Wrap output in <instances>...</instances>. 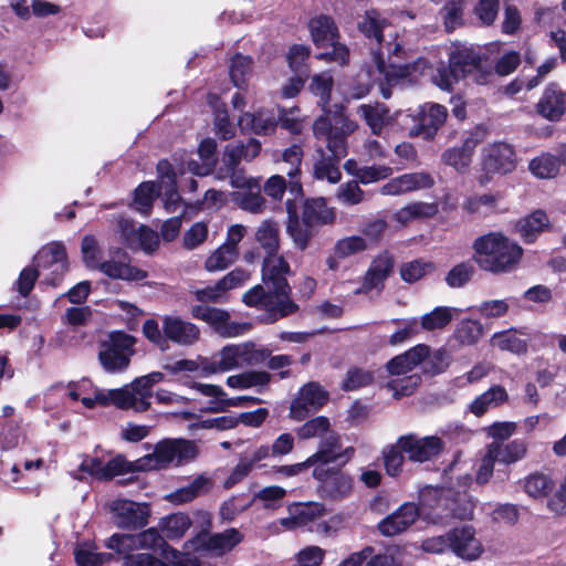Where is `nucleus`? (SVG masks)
Here are the masks:
<instances>
[{
    "instance_id": "a18cd8bd",
    "label": "nucleus",
    "mask_w": 566,
    "mask_h": 566,
    "mask_svg": "<svg viewBox=\"0 0 566 566\" xmlns=\"http://www.w3.org/2000/svg\"><path fill=\"white\" fill-rule=\"evenodd\" d=\"M311 48L305 44H292L286 53V62L293 73H301L310 75V66L307 61L310 59Z\"/></svg>"
},
{
    "instance_id": "e433bc0d",
    "label": "nucleus",
    "mask_w": 566,
    "mask_h": 566,
    "mask_svg": "<svg viewBox=\"0 0 566 566\" xmlns=\"http://www.w3.org/2000/svg\"><path fill=\"white\" fill-rule=\"evenodd\" d=\"M255 238L260 245L265 250L264 258H275L280 249V229L274 221H264L258 229Z\"/></svg>"
},
{
    "instance_id": "338daca9",
    "label": "nucleus",
    "mask_w": 566,
    "mask_h": 566,
    "mask_svg": "<svg viewBox=\"0 0 566 566\" xmlns=\"http://www.w3.org/2000/svg\"><path fill=\"white\" fill-rule=\"evenodd\" d=\"M473 273L474 268L471 264L461 262L448 272L446 282L452 289L462 287L471 280Z\"/></svg>"
},
{
    "instance_id": "79ce46f5",
    "label": "nucleus",
    "mask_w": 566,
    "mask_h": 566,
    "mask_svg": "<svg viewBox=\"0 0 566 566\" xmlns=\"http://www.w3.org/2000/svg\"><path fill=\"white\" fill-rule=\"evenodd\" d=\"M454 312H458V310L448 306H437L431 312L421 316L419 327L427 332L443 329L452 322Z\"/></svg>"
},
{
    "instance_id": "c756f323",
    "label": "nucleus",
    "mask_w": 566,
    "mask_h": 566,
    "mask_svg": "<svg viewBox=\"0 0 566 566\" xmlns=\"http://www.w3.org/2000/svg\"><path fill=\"white\" fill-rule=\"evenodd\" d=\"M504 198L503 193L473 195L462 202V210L468 214H491L500 211L499 202Z\"/></svg>"
},
{
    "instance_id": "58836bf2",
    "label": "nucleus",
    "mask_w": 566,
    "mask_h": 566,
    "mask_svg": "<svg viewBox=\"0 0 566 566\" xmlns=\"http://www.w3.org/2000/svg\"><path fill=\"white\" fill-rule=\"evenodd\" d=\"M253 60L249 55L240 53L231 57L229 65V75L233 85L238 88H244L248 85L252 74Z\"/></svg>"
},
{
    "instance_id": "a19ab883",
    "label": "nucleus",
    "mask_w": 566,
    "mask_h": 566,
    "mask_svg": "<svg viewBox=\"0 0 566 566\" xmlns=\"http://www.w3.org/2000/svg\"><path fill=\"white\" fill-rule=\"evenodd\" d=\"M271 381V374L264 370H247L227 378V385L234 389L264 387Z\"/></svg>"
},
{
    "instance_id": "2eb2a0df",
    "label": "nucleus",
    "mask_w": 566,
    "mask_h": 566,
    "mask_svg": "<svg viewBox=\"0 0 566 566\" xmlns=\"http://www.w3.org/2000/svg\"><path fill=\"white\" fill-rule=\"evenodd\" d=\"M114 524L123 530L136 531L145 527L150 517V505L133 500L118 499L111 506Z\"/></svg>"
},
{
    "instance_id": "0e129e2a",
    "label": "nucleus",
    "mask_w": 566,
    "mask_h": 566,
    "mask_svg": "<svg viewBox=\"0 0 566 566\" xmlns=\"http://www.w3.org/2000/svg\"><path fill=\"white\" fill-rule=\"evenodd\" d=\"M241 496H231L222 502L219 509V516L222 522H232L237 515L247 511L253 503V500L242 503Z\"/></svg>"
},
{
    "instance_id": "a211bd4d",
    "label": "nucleus",
    "mask_w": 566,
    "mask_h": 566,
    "mask_svg": "<svg viewBox=\"0 0 566 566\" xmlns=\"http://www.w3.org/2000/svg\"><path fill=\"white\" fill-rule=\"evenodd\" d=\"M448 118L446 106L437 103H426L420 107L417 124L411 128L410 135L432 140Z\"/></svg>"
},
{
    "instance_id": "864d4df0",
    "label": "nucleus",
    "mask_w": 566,
    "mask_h": 566,
    "mask_svg": "<svg viewBox=\"0 0 566 566\" xmlns=\"http://www.w3.org/2000/svg\"><path fill=\"white\" fill-rule=\"evenodd\" d=\"M432 270H434V264L432 262L417 259L410 262H406L400 266V276L402 281L411 284L421 280Z\"/></svg>"
},
{
    "instance_id": "cd10ccee",
    "label": "nucleus",
    "mask_w": 566,
    "mask_h": 566,
    "mask_svg": "<svg viewBox=\"0 0 566 566\" xmlns=\"http://www.w3.org/2000/svg\"><path fill=\"white\" fill-rule=\"evenodd\" d=\"M340 449V437L338 433L332 431L327 437L321 440L317 451L307 458L308 464H312L313 469L315 465L327 468L331 463L339 461Z\"/></svg>"
},
{
    "instance_id": "412c9836",
    "label": "nucleus",
    "mask_w": 566,
    "mask_h": 566,
    "mask_svg": "<svg viewBox=\"0 0 566 566\" xmlns=\"http://www.w3.org/2000/svg\"><path fill=\"white\" fill-rule=\"evenodd\" d=\"M419 515V506L412 502H406L382 518L378 523L377 530L386 537L396 536L407 531L418 520Z\"/></svg>"
},
{
    "instance_id": "680f3d73",
    "label": "nucleus",
    "mask_w": 566,
    "mask_h": 566,
    "mask_svg": "<svg viewBox=\"0 0 566 566\" xmlns=\"http://www.w3.org/2000/svg\"><path fill=\"white\" fill-rule=\"evenodd\" d=\"M333 83V77L327 73L315 74L312 77L310 90L319 97L323 105H327L331 101Z\"/></svg>"
},
{
    "instance_id": "9d476101",
    "label": "nucleus",
    "mask_w": 566,
    "mask_h": 566,
    "mask_svg": "<svg viewBox=\"0 0 566 566\" xmlns=\"http://www.w3.org/2000/svg\"><path fill=\"white\" fill-rule=\"evenodd\" d=\"M290 263L283 255L275 258H263L261 268V280L277 301H293L292 287L287 276L292 275Z\"/></svg>"
},
{
    "instance_id": "423d86ee",
    "label": "nucleus",
    "mask_w": 566,
    "mask_h": 566,
    "mask_svg": "<svg viewBox=\"0 0 566 566\" xmlns=\"http://www.w3.org/2000/svg\"><path fill=\"white\" fill-rule=\"evenodd\" d=\"M136 339L124 331H113L108 339L101 343L98 360L103 369L115 374L126 370L135 354Z\"/></svg>"
},
{
    "instance_id": "052dcab7",
    "label": "nucleus",
    "mask_w": 566,
    "mask_h": 566,
    "mask_svg": "<svg viewBox=\"0 0 566 566\" xmlns=\"http://www.w3.org/2000/svg\"><path fill=\"white\" fill-rule=\"evenodd\" d=\"M391 322L394 324H402L403 326L389 336L388 344L390 346L403 344L405 342L411 339L420 332L419 323L416 318H410L406 321L395 318Z\"/></svg>"
},
{
    "instance_id": "aec40b11",
    "label": "nucleus",
    "mask_w": 566,
    "mask_h": 566,
    "mask_svg": "<svg viewBox=\"0 0 566 566\" xmlns=\"http://www.w3.org/2000/svg\"><path fill=\"white\" fill-rule=\"evenodd\" d=\"M515 151L505 143H495L486 147L482 155V170L485 175H505L515 169Z\"/></svg>"
},
{
    "instance_id": "ea45409f",
    "label": "nucleus",
    "mask_w": 566,
    "mask_h": 566,
    "mask_svg": "<svg viewBox=\"0 0 566 566\" xmlns=\"http://www.w3.org/2000/svg\"><path fill=\"white\" fill-rule=\"evenodd\" d=\"M527 448L523 440L515 439L504 447L495 446L489 449V455L500 463L511 464L520 461L526 454Z\"/></svg>"
},
{
    "instance_id": "f704fd0d",
    "label": "nucleus",
    "mask_w": 566,
    "mask_h": 566,
    "mask_svg": "<svg viewBox=\"0 0 566 566\" xmlns=\"http://www.w3.org/2000/svg\"><path fill=\"white\" fill-rule=\"evenodd\" d=\"M98 270L111 279L126 281H143L148 276L145 270L113 260L102 262Z\"/></svg>"
},
{
    "instance_id": "72a5a7b5",
    "label": "nucleus",
    "mask_w": 566,
    "mask_h": 566,
    "mask_svg": "<svg viewBox=\"0 0 566 566\" xmlns=\"http://www.w3.org/2000/svg\"><path fill=\"white\" fill-rule=\"evenodd\" d=\"M325 512V505L319 502L297 503L291 510V518L282 520V524L287 525L292 523L296 526H305L323 516Z\"/></svg>"
},
{
    "instance_id": "f257e3e1",
    "label": "nucleus",
    "mask_w": 566,
    "mask_h": 566,
    "mask_svg": "<svg viewBox=\"0 0 566 566\" xmlns=\"http://www.w3.org/2000/svg\"><path fill=\"white\" fill-rule=\"evenodd\" d=\"M287 213L286 233L294 247L305 251L312 240L317 235L319 228L333 224L336 219L334 208L327 206L323 197L305 198L302 202V213H298V205L294 200H286Z\"/></svg>"
},
{
    "instance_id": "2f4dec72",
    "label": "nucleus",
    "mask_w": 566,
    "mask_h": 566,
    "mask_svg": "<svg viewBox=\"0 0 566 566\" xmlns=\"http://www.w3.org/2000/svg\"><path fill=\"white\" fill-rule=\"evenodd\" d=\"M122 233L129 247H132V241L137 240L139 247L146 253H153L159 247V238L157 232L151 230L148 226L142 224L135 231L133 224H122Z\"/></svg>"
},
{
    "instance_id": "20e7f679",
    "label": "nucleus",
    "mask_w": 566,
    "mask_h": 566,
    "mask_svg": "<svg viewBox=\"0 0 566 566\" xmlns=\"http://www.w3.org/2000/svg\"><path fill=\"white\" fill-rule=\"evenodd\" d=\"M308 31L314 45L317 49H331L319 53L316 57L328 62L346 64L349 60V50L339 43V31L334 19L326 14H319L310 19Z\"/></svg>"
},
{
    "instance_id": "c9c22d12",
    "label": "nucleus",
    "mask_w": 566,
    "mask_h": 566,
    "mask_svg": "<svg viewBox=\"0 0 566 566\" xmlns=\"http://www.w3.org/2000/svg\"><path fill=\"white\" fill-rule=\"evenodd\" d=\"M490 343L491 346L502 352H510L515 355L526 354L528 349L527 342L517 337L516 329L514 328L494 333Z\"/></svg>"
},
{
    "instance_id": "bb28decb",
    "label": "nucleus",
    "mask_w": 566,
    "mask_h": 566,
    "mask_svg": "<svg viewBox=\"0 0 566 566\" xmlns=\"http://www.w3.org/2000/svg\"><path fill=\"white\" fill-rule=\"evenodd\" d=\"M434 184L432 177L426 172L405 174L391 179L382 187L385 195H400L421 188H430Z\"/></svg>"
},
{
    "instance_id": "1a4fd4ad",
    "label": "nucleus",
    "mask_w": 566,
    "mask_h": 566,
    "mask_svg": "<svg viewBox=\"0 0 566 566\" xmlns=\"http://www.w3.org/2000/svg\"><path fill=\"white\" fill-rule=\"evenodd\" d=\"M312 476L317 481L316 492L321 499L340 501L352 493L353 478L339 467L315 465Z\"/></svg>"
},
{
    "instance_id": "4c0bfd02",
    "label": "nucleus",
    "mask_w": 566,
    "mask_h": 566,
    "mask_svg": "<svg viewBox=\"0 0 566 566\" xmlns=\"http://www.w3.org/2000/svg\"><path fill=\"white\" fill-rule=\"evenodd\" d=\"M387 24V19L382 18L378 10L369 9L365 11L361 21L358 22V30L366 38L381 43L384 40V29Z\"/></svg>"
},
{
    "instance_id": "5fc2aeb1",
    "label": "nucleus",
    "mask_w": 566,
    "mask_h": 566,
    "mask_svg": "<svg viewBox=\"0 0 566 566\" xmlns=\"http://www.w3.org/2000/svg\"><path fill=\"white\" fill-rule=\"evenodd\" d=\"M159 193L155 182L143 181L134 190V203L139 211L148 212L153 208L154 200Z\"/></svg>"
},
{
    "instance_id": "b1692460",
    "label": "nucleus",
    "mask_w": 566,
    "mask_h": 566,
    "mask_svg": "<svg viewBox=\"0 0 566 566\" xmlns=\"http://www.w3.org/2000/svg\"><path fill=\"white\" fill-rule=\"evenodd\" d=\"M395 266L394 255L385 250L376 255L364 275L363 287L365 292L374 289H384V282L390 276Z\"/></svg>"
},
{
    "instance_id": "393cba45",
    "label": "nucleus",
    "mask_w": 566,
    "mask_h": 566,
    "mask_svg": "<svg viewBox=\"0 0 566 566\" xmlns=\"http://www.w3.org/2000/svg\"><path fill=\"white\" fill-rule=\"evenodd\" d=\"M449 64L452 73L461 78L468 74L479 71L482 65V59L479 51L465 45H457L449 54Z\"/></svg>"
},
{
    "instance_id": "f3484780",
    "label": "nucleus",
    "mask_w": 566,
    "mask_h": 566,
    "mask_svg": "<svg viewBox=\"0 0 566 566\" xmlns=\"http://www.w3.org/2000/svg\"><path fill=\"white\" fill-rule=\"evenodd\" d=\"M78 470L97 481H111L115 476L134 472L136 468L123 454H117L105 464L97 457L85 455Z\"/></svg>"
},
{
    "instance_id": "a878e982",
    "label": "nucleus",
    "mask_w": 566,
    "mask_h": 566,
    "mask_svg": "<svg viewBox=\"0 0 566 566\" xmlns=\"http://www.w3.org/2000/svg\"><path fill=\"white\" fill-rule=\"evenodd\" d=\"M549 227L548 216L542 209L534 210L524 218H521L515 224L516 231L526 244L534 243L538 235L549 229Z\"/></svg>"
},
{
    "instance_id": "4d7b16f0",
    "label": "nucleus",
    "mask_w": 566,
    "mask_h": 566,
    "mask_svg": "<svg viewBox=\"0 0 566 566\" xmlns=\"http://www.w3.org/2000/svg\"><path fill=\"white\" fill-rule=\"evenodd\" d=\"M314 411L328 401V392L317 382H308L301 387L297 394Z\"/></svg>"
},
{
    "instance_id": "dca6fc26",
    "label": "nucleus",
    "mask_w": 566,
    "mask_h": 566,
    "mask_svg": "<svg viewBox=\"0 0 566 566\" xmlns=\"http://www.w3.org/2000/svg\"><path fill=\"white\" fill-rule=\"evenodd\" d=\"M399 447L411 462L423 463L437 458L444 449L442 439L438 436L419 437L416 433L402 434Z\"/></svg>"
},
{
    "instance_id": "09e8293b",
    "label": "nucleus",
    "mask_w": 566,
    "mask_h": 566,
    "mask_svg": "<svg viewBox=\"0 0 566 566\" xmlns=\"http://www.w3.org/2000/svg\"><path fill=\"white\" fill-rule=\"evenodd\" d=\"M329 431V419L325 416H317L307 420L301 427L296 428L295 433L298 439L307 440L312 438L323 437L325 433H328Z\"/></svg>"
},
{
    "instance_id": "6e6552de",
    "label": "nucleus",
    "mask_w": 566,
    "mask_h": 566,
    "mask_svg": "<svg viewBox=\"0 0 566 566\" xmlns=\"http://www.w3.org/2000/svg\"><path fill=\"white\" fill-rule=\"evenodd\" d=\"M242 302L249 307L265 311L261 322L273 324L281 318L295 314L298 305L294 301H277L262 284H256L242 295Z\"/></svg>"
},
{
    "instance_id": "bf43d9fd",
    "label": "nucleus",
    "mask_w": 566,
    "mask_h": 566,
    "mask_svg": "<svg viewBox=\"0 0 566 566\" xmlns=\"http://www.w3.org/2000/svg\"><path fill=\"white\" fill-rule=\"evenodd\" d=\"M367 249V243L359 235H350L336 241L334 253L339 259H346Z\"/></svg>"
},
{
    "instance_id": "0eeeda50",
    "label": "nucleus",
    "mask_w": 566,
    "mask_h": 566,
    "mask_svg": "<svg viewBox=\"0 0 566 566\" xmlns=\"http://www.w3.org/2000/svg\"><path fill=\"white\" fill-rule=\"evenodd\" d=\"M197 444L182 438H166L155 444L154 452L145 457L146 460L154 461L151 469H166L170 464L182 465L195 460L198 455Z\"/></svg>"
},
{
    "instance_id": "49530a36",
    "label": "nucleus",
    "mask_w": 566,
    "mask_h": 566,
    "mask_svg": "<svg viewBox=\"0 0 566 566\" xmlns=\"http://www.w3.org/2000/svg\"><path fill=\"white\" fill-rule=\"evenodd\" d=\"M483 335V326L476 319L464 318L462 319L455 331L454 337L462 345H474Z\"/></svg>"
},
{
    "instance_id": "473e14b6",
    "label": "nucleus",
    "mask_w": 566,
    "mask_h": 566,
    "mask_svg": "<svg viewBox=\"0 0 566 566\" xmlns=\"http://www.w3.org/2000/svg\"><path fill=\"white\" fill-rule=\"evenodd\" d=\"M192 523L193 522L188 514L177 512L161 517L159 520L158 527L164 534L166 541H177L184 537Z\"/></svg>"
},
{
    "instance_id": "13d9d810",
    "label": "nucleus",
    "mask_w": 566,
    "mask_h": 566,
    "mask_svg": "<svg viewBox=\"0 0 566 566\" xmlns=\"http://www.w3.org/2000/svg\"><path fill=\"white\" fill-rule=\"evenodd\" d=\"M138 549H153L154 552H164L167 541L160 530L150 527L136 534Z\"/></svg>"
},
{
    "instance_id": "8fccbe9b",
    "label": "nucleus",
    "mask_w": 566,
    "mask_h": 566,
    "mask_svg": "<svg viewBox=\"0 0 566 566\" xmlns=\"http://www.w3.org/2000/svg\"><path fill=\"white\" fill-rule=\"evenodd\" d=\"M464 0H448L440 9L443 19L444 29L448 33L453 32L462 25Z\"/></svg>"
},
{
    "instance_id": "de8ad7c7",
    "label": "nucleus",
    "mask_w": 566,
    "mask_h": 566,
    "mask_svg": "<svg viewBox=\"0 0 566 566\" xmlns=\"http://www.w3.org/2000/svg\"><path fill=\"white\" fill-rule=\"evenodd\" d=\"M238 255L229 245L221 244L206 259L205 269L208 272L223 271L237 261Z\"/></svg>"
},
{
    "instance_id": "e2e57ef3",
    "label": "nucleus",
    "mask_w": 566,
    "mask_h": 566,
    "mask_svg": "<svg viewBox=\"0 0 566 566\" xmlns=\"http://www.w3.org/2000/svg\"><path fill=\"white\" fill-rule=\"evenodd\" d=\"M338 124L345 126L347 120L343 116H334V123L328 115H322L314 120L313 133L317 139H325L338 129Z\"/></svg>"
},
{
    "instance_id": "6e6d98bb",
    "label": "nucleus",
    "mask_w": 566,
    "mask_h": 566,
    "mask_svg": "<svg viewBox=\"0 0 566 566\" xmlns=\"http://www.w3.org/2000/svg\"><path fill=\"white\" fill-rule=\"evenodd\" d=\"M554 486L551 478L544 473H532L525 479L524 490L533 497L547 496Z\"/></svg>"
},
{
    "instance_id": "c85d7f7f",
    "label": "nucleus",
    "mask_w": 566,
    "mask_h": 566,
    "mask_svg": "<svg viewBox=\"0 0 566 566\" xmlns=\"http://www.w3.org/2000/svg\"><path fill=\"white\" fill-rule=\"evenodd\" d=\"M339 163V159L327 155L322 147L317 148L314 156L313 177L317 180H327L329 184H337L342 178Z\"/></svg>"
},
{
    "instance_id": "3c124183",
    "label": "nucleus",
    "mask_w": 566,
    "mask_h": 566,
    "mask_svg": "<svg viewBox=\"0 0 566 566\" xmlns=\"http://www.w3.org/2000/svg\"><path fill=\"white\" fill-rule=\"evenodd\" d=\"M375 380L374 373L359 367H352L347 370L340 388L344 391H355L370 386Z\"/></svg>"
},
{
    "instance_id": "f03ea898",
    "label": "nucleus",
    "mask_w": 566,
    "mask_h": 566,
    "mask_svg": "<svg viewBox=\"0 0 566 566\" xmlns=\"http://www.w3.org/2000/svg\"><path fill=\"white\" fill-rule=\"evenodd\" d=\"M473 261L480 270L492 274L515 271L523 258V248L502 231H490L472 243Z\"/></svg>"
},
{
    "instance_id": "7ed1b4c3",
    "label": "nucleus",
    "mask_w": 566,
    "mask_h": 566,
    "mask_svg": "<svg viewBox=\"0 0 566 566\" xmlns=\"http://www.w3.org/2000/svg\"><path fill=\"white\" fill-rule=\"evenodd\" d=\"M195 517L199 531L185 543L184 548L187 551L223 556L244 539V535L234 527L227 528L221 533H211L212 515L208 511H197Z\"/></svg>"
},
{
    "instance_id": "69168bd1",
    "label": "nucleus",
    "mask_w": 566,
    "mask_h": 566,
    "mask_svg": "<svg viewBox=\"0 0 566 566\" xmlns=\"http://www.w3.org/2000/svg\"><path fill=\"white\" fill-rule=\"evenodd\" d=\"M136 541V534L115 533L108 538L106 547L119 555H128L133 551L138 549Z\"/></svg>"
},
{
    "instance_id": "9b49d317",
    "label": "nucleus",
    "mask_w": 566,
    "mask_h": 566,
    "mask_svg": "<svg viewBox=\"0 0 566 566\" xmlns=\"http://www.w3.org/2000/svg\"><path fill=\"white\" fill-rule=\"evenodd\" d=\"M193 318L207 323L222 338H231L245 334L251 329L250 323L230 321L227 310L210 305H193L190 308Z\"/></svg>"
},
{
    "instance_id": "4468645a",
    "label": "nucleus",
    "mask_w": 566,
    "mask_h": 566,
    "mask_svg": "<svg viewBox=\"0 0 566 566\" xmlns=\"http://www.w3.org/2000/svg\"><path fill=\"white\" fill-rule=\"evenodd\" d=\"M250 279V273L242 268H235L213 285L190 291L200 305L216 304L227 300V292L242 286Z\"/></svg>"
},
{
    "instance_id": "39448f33",
    "label": "nucleus",
    "mask_w": 566,
    "mask_h": 566,
    "mask_svg": "<svg viewBox=\"0 0 566 566\" xmlns=\"http://www.w3.org/2000/svg\"><path fill=\"white\" fill-rule=\"evenodd\" d=\"M422 505L433 509L436 520H470L473 516L474 504L465 493L441 494L437 489H428L420 495Z\"/></svg>"
},
{
    "instance_id": "6ab92c4d",
    "label": "nucleus",
    "mask_w": 566,
    "mask_h": 566,
    "mask_svg": "<svg viewBox=\"0 0 566 566\" xmlns=\"http://www.w3.org/2000/svg\"><path fill=\"white\" fill-rule=\"evenodd\" d=\"M446 543L447 547L462 559L474 560L483 553L480 541L475 538V530L469 525L449 531L446 534Z\"/></svg>"
},
{
    "instance_id": "4be33fe9",
    "label": "nucleus",
    "mask_w": 566,
    "mask_h": 566,
    "mask_svg": "<svg viewBox=\"0 0 566 566\" xmlns=\"http://www.w3.org/2000/svg\"><path fill=\"white\" fill-rule=\"evenodd\" d=\"M535 108L541 117L558 122L566 113V93L556 82H551L544 88Z\"/></svg>"
},
{
    "instance_id": "f8f14e48",
    "label": "nucleus",
    "mask_w": 566,
    "mask_h": 566,
    "mask_svg": "<svg viewBox=\"0 0 566 566\" xmlns=\"http://www.w3.org/2000/svg\"><path fill=\"white\" fill-rule=\"evenodd\" d=\"M486 134L488 130L482 125L465 132L461 146L447 148L441 154V161L458 172L464 174L471 166L475 148L484 142Z\"/></svg>"
},
{
    "instance_id": "774afa93",
    "label": "nucleus",
    "mask_w": 566,
    "mask_h": 566,
    "mask_svg": "<svg viewBox=\"0 0 566 566\" xmlns=\"http://www.w3.org/2000/svg\"><path fill=\"white\" fill-rule=\"evenodd\" d=\"M347 134L348 132L344 129V126H340V128L324 139L329 151L328 155L339 160L347 156Z\"/></svg>"
},
{
    "instance_id": "c03bdc74",
    "label": "nucleus",
    "mask_w": 566,
    "mask_h": 566,
    "mask_svg": "<svg viewBox=\"0 0 566 566\" xmlns=\"http://www.w3.org/2000/svg\"><path fill=\"white\" fill-rule=\"evenodd\" d=\"M528 169L537 178L551 179L559 174L560 168L557 166L554 154L543 153L530 161Z\"/></svg>"
},
{
    "instance_id": "7c9ffc66",
    "label": "nucleus",
    "mask_w": 566,
    "mask_h": 566,
    "mask_svg": "<svg viewBox=\"0 0 566 566\" xmlns=\"http://www.w3.org/2000/svg\"><path fill=\"white\" fill-rule=\"evenodd\" d=\"M509 400L506 389L501 385H493L486 391L475 397L470 403V411L482 417L490 408L499 407Z\"/></svg>"
},
{
    "instance_id": "ddd939ff",
    "label": "nucleus",
    "mask_w": 566,
    "mask_h": 566,
    "mask_svg": "<svg viewBox=\"0 0 566 566\" xmlns=\"http://www.w3.org/2000/svg\"><path fill=\"white\" fill-rule=\"evenodd\" d=\"M34 262L38 270L51 269L42 283L52 287L59 286L69 271L67 252L62 242L54 241L44 245L34 256Z\"/></svg>"
},
{
    "instance_id": "603ef678",
    "label": "nucleus",
    "mask_w": 566,
    "mask_h": 566,
    "mask_svg": "<svg viewBox=\"0 0 566 566\" xmlns=\"http://www.w3.org/2000/svg\"><path fill=\"white\" fill-rule=\"evenodd\" d=\"M374 62L376 64L377 70L380 73H384L386 75V77L395 76L397 78H403V77L412 75V73L416 71V69L419 64L427 63V61L423 59H419L413 64H403V65H398V66L390 63L389 66L392 69V71L389 72L386 70V62L384 60L381 52H379V51L374 53Z\"/></svg>"
},
{
    "instance_id": "37998d69",
    "label": "nucleus",
    "mask_w": 566,
    "mask_h": 566,
    "mask_svg": "<svg viewBox=\"0 0 566 566\" xmlns=\"http://www.w3.org/2000/svg\"><path fill=\"white\" fill-rule=\"evenodd\" d=\"M405 451L399 447V438L394 444H387L381 451L382 462L386 473L396 478L402 472L405 464Z\"/></svg>"
},
{
    "instance_id": "5701e85b",
    "label": "nucleus",
    "mask_w": 566,
    "mask_h": 566,
    "mask_svg": "<svg viewBox=\"0 0 566 566\" xmlns=\"http://www.w3.org/2000/svg\"><path fill=\"white\" fill-rule=\"evenodd\" d=\"M163 333L167 342L182 346H191L200 338V329L196 324L169 315L163 318Z\"/></svg>"
}]
</instances>
